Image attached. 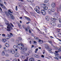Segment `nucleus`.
Segmentation results:
<instances>
[{"label": "nucleus", "instance_id": "nucleus-19", "mask_svg": "<svg viewBox=\"0 0 61 61\" xmlns=\"http://www.w3.org/2000/svg\"><path fill=\"white\" fill-rule=\"evenodd\" d=\"M55 56H57V57H58V58H59L60 56V55H59V54H56L55 55Z\"/></svg>", "mask_w": 61, "mask_h": 61}, {"label": "nucleus", "instance_id": "nucleus-30", "mask_svg": "<svg viewBox=\"0 0 61 61\" xmlns=\"http://www.w3.org/2000/svg\"><path fill=\"white\" fill-rule=\"evenodd\" d=\"M49 1V0H45L44 1V3H46L48 2V1Z\"/></svg>", "mask_w": 61, "mask_h": 61}, {"label": "nucleus", "instance_id": "nucleus-61", "mask_svg": "<svg viewBox=\"0 0 61 61\" xmlns=\"http://www.w3.org/2000/svg\"><path fill=\"white\" fill-rule=\"evenodd\" d=\"M34 46H34V45H32L31 47L32 48H33V47H34Z\"/></svg>", "mask_w": 61, "mask_h": 61}, {"label": "nucleus", "instance_id": "nucleus-3", "mask_svg": "<svg viewBox=\"0 0 61 61\" xmlns=\"http://www.w3.org/2000/svg\"><path fill=\"white\" fill-rule=\"evenodd\" d=\"M5 14L7 15H10V16L11 18L12 19H14L15 18L14 16L12 14H11V13H12V12L10 11V10H9L8 12L6 11H5Z\"/></svg>", "mask_w": 61, "mask_h": 61}, {"label": "nucleus", "instance_id": "nucleus-44", "mask_svg": "<svg viewBox=\"0 0 61 61\" xmlns=\"http://www.w3.org/2000/svg\"><path fill=\"white\" fill-rule=\"evenodd\" d=\"M13 47H14V48L15 49L17 47V46L15 45H14L13 46Z\"/></svg>", "mask_w": 61, "mask_h": 61}, {"label": "nucleus", "instance_id": "nucleus-46", "mask_svg": "<svg viewBox=\"0 0 61 61\" xmlns=\"http://www.w3.org/2000/svg\"><path fill=\"white\" fill-rule=\"evenodd\" d=\"M43 54H44L45 53V51L43 50Z\"/></svg>", "mask_w": 61, "mask_h": 61}, {"label": "nucleus", "instance_id": "nucleus-26", "mask_svg": "<svg viewBox=\"0 0 61 61\" xmlns=\"http://www.w3.org/2000/svg\"><path fill=\"white\" fill-rule=\"evenodd\" d=\"M60 9H61V5H60V6L59 8H57V10H60Z\"/></svg>", "mask_w": 61, "mask_h": 61}, {"label": "nucleus", "instance_id": "nucleus-24", "mask_svg": "<svg viewBox=\"0 0 61 61\" xmlns=\"http://www.w3.org/2000/svg\"><path fill=\"white\" fill-rule=\"evenodd\" d=\"M48 42L49 43H50L51 45H52V46H53V45L52 44V41H50L49 40L48 41Z\"/></svg>", "mask_w": 61, "mask_h": 61}, {"label": "nucleus", "instance_id": "nucleus-37", "mask_svg": "<svg viewBox=\"0 0 61 61\" xmlns=\"http://www.w3.org/2000/svg\"><path fill=\"white\" fill-rule=\"evenodd\" d=\"M61 24H59L58 25V27H61Z\"/></svg>", "mask_w": 61, "mask_h": 61}, {"label": "nucleus", "instance_id": "nucleus-15", "mask_svg": "<svg viewBox=\"0 0 61 61\" xmlns=\"http://www.w3.org/2000/svg\"><path fill=\"white\" fill-rule=\"evenodd\" d=\"M5 46H6L7 47H9V44L6 43V44L5 45Z\"/></svg>", "mask_w": 61, "mask_h": 61}, {"label": "nucleus", "instance_id": "nucleus-14", "mask_svg": "<svg viewBox=\"0 0 61 61\" xmlns=\"http://www.w3.org/2000/svg\"><path fill=\"white\" fill-rule=\"evenodd\" d=\"M25 18L26 19H27V20L28 21H31V20H30V19L29 18L25 16Z\"/></svg>", "mask_w": 61, "mask_h": 61}, {"label": "nucleus", "instance_id": "nucleus-2", "mask_svg": "<svg viewBox=\"0 0 61 61\" xmlns=\"http://www.w3.org/2000/svg\"><path fill=\"white\" fill-rule=\"evenodd\" d=\"M7 25L6 29V28H5V29H6L7 31H11V30H12L13 29V28L11 26V25H10V24L9 23V22L7 21H6L5 23Z\"/></svg>", "mask_w": 61, "mask_h": 61}, {"label": "nucleus", "instance_id": "nucleus-54", "mask_svg": "<svg viewBox=\"0 0 61 61\" xmlns=\"http://www.w3.org/2000/svg\"><path fill=\"white\" fill-rule=\"evenodd\" d=\"M42 6H46V4H43Z\"/></svg>", "mask_w": 61, "mask_h": 61}, {"label": "nucleus", "instance_id": "nucleus-25", "mask_svg": "<svg viewBox=\"0 0 61 61\" xmlns=\"http://www.w3.org/2000/svg\"><path fill=\"white\" fill-rule=\"evenodd\" d=\"M29 2H34V0H27Z\"/></svg>", "mask_w": 61, "mask_h": 61}, {"label": "nucleus", "instance_id": "nucleus-5", "mask_svg": "<svg viewBox=\"0 0 61 61\" xmlns=\"http://www.w3.org/2000/svg\"><path fill=\"white\" fill-rule=\"evenodd\" d=\"M39 14H40V11H39V10H40V8L38 6H36V9H34Z\"/></svg>", "mask_w": 61, "mask_h": 61}, {"label": "nucleus", "instance_id": "nucleus-9", "mask_svg": "<svg viewBox=\"0 0 61 61\" xmlns=\"http://www.w3.org/2000/svg\"><path fill=\"white\" fill-rule=\"evenodd\" d=\"M51 6L52 7H55L56 6V4L54 3H52Z\"/></svg>", "mask_w": 61, "mask_h": 61}, {"label": "nucleus", "instance_id": "nucleus-47", "mask_svg": "<svg viewBox=\"0 0 61 61\" xmlns=\"http://www.w3.org/2000/svg\"><path fill=\"white\" fill-rule=\"evenodd\" d=\"M29 32L30 33H31V30H30V29H29Z\"/></svg>", "mask_w": 61, "mask_h": 61}, {"label": "nucleus", "instance_id": "nucleus-8", "mask_svg": "<svg viewBox=\"0 0 61 61\" xmlns=\"http://www.w3.org/2000/svg\"><path fill=\"white\" fill-rule=\"evenodd\" d=\"M3 42V43H5L6 42V41H7V40L5 39L4 38H2L1 40Z\"/></svg>", "mask_w": 61, "mask_h": 61}, {"label": "nucleus", "instance_id": "nucleus-34", "mask_svg": "<svg viewBox=\"0 0 61 61\" xmlns=\"http://www.w3.org/2000/svg\"><path fill=\"white\" fill-rule=\"evenodd\" d=\"M58 51L59 52H61V47L59 48V49Z\"/></svg>", "mask_w": 61, "mask_h": 61}, {"label": "nucleus", "instance_id": "nucleus-20", "mask_svg": "<svg viewBox=\"0 0 61 61\" xmlns=\"http://www.w3.org/2000/svg\"><path fill=\"white\" fill-rule=\"evenodd\" d=\"M39 43H40V44H42V43H43V41L42 40L41 41V40H39Z\"/></svg>", "mask_w": 61, "mask_h": 61}, {"label": "nucleus", "instance_id": "nucleus-12", "mask_svg": "<svg viewBox=\"0 0 61 61\" xmlns=\"http://www.w3.org/2000/svg\"><path fill=\"white\" fill-rule=\"evenodd\" d=\"M15 57H18L19 56V54L17 53H16V54H15Z\"/></svg>", "mask_w": 61, "mask_h": 61}, {"label": "nucleus", "instance_id": "nucleus-36", "mask_svg": "<svg viewBox=\"0 0 61 61\" xmlns=\"http://www.w3.org/2000/svg\"><path fill=\"white\" fill-rule=\"evenodd\" d=\"M8 52H9V53H10V52H11V50H9L8 49Z\"/></svg>", "mask_w": 61, "mask_h": 61}, {"label": "nucleus", "instance_id": "nucleus-49", "mask_svg": "<svg viewBox=\"0 0 61 61\" xmlns=\"http://www.w3.org/2000/svg\"><path fill=\"white\" fill-rule=\"evenodd\" d=\"M18 25L19 27H20V26H21V25L20 24V23H19L18 24Z\"/></svg>", "mask_w": 61, "mask_h": 61}, {"label": "nucleus", "instance_id": "nucleus-56", "mask_svg": "<svg viewBox=\"0 0 61 61\" xmlns=\"http://www.w3.org/2000/svg\"><path fill=\"white\" fill-rule=\"evenodd\" d=\"M58 52H59V51H55V53H58Z\"/></svg>", "mask_w": 61, "mask_h": 61}, {"label": "nucleus", "instance_id": "nucleus-45", "mask_svg": "<svg viewBox=\"0 0 61 61\" xmlns=\"http://www.w3.org/2000/svg\"><path fill=\"white\" fill-rule=\"evenodd\" d=\"M17 59H14L13 60V61H17Z\"/></svg>", "mask_w": 61, "mask_h": 61}, {"label": "nucleus", "instance_id": "nucleus-51", "mask_svg": "<svg viewBox=\"0 0 61 61\" xmlns=\"http://www.w3.org/2000/svg\"><path fill=\"white\" fill-rule=\"evenodd\" d=\"M41 57L43 58H44V56L43 55H42L41 56Z\"/></svg>", "mask_w": 61, "mask_h": 61}, {"label": "nucleus", "instance_id": "nucleus-42", "mask_svg": "<svg viewBox=\"0 0 61 61\" xmlns=\"http://www.w3.org/2000/svg\"><path fill=\"white\" fill-rule=\"evenodd\" d=\"M24 61H28V58L27 57L26 59Z\"/></svg>", "mask_w": 61, "mask_h": 61}, {"label": "nucleus", "instance_id": "nucleus-11", "mask_svg": "<svg viewBox=\"0 0 61 61\" xmlns=\"http://www.w3.org/2000/svg\"><path fill=\"white\" fill-rule=\"evenodd\" d=\"M29 61H35V59L34 58H31L29 59Z\"/></svg>", "mask_w": 61, "mask_h": 61}, {"label": "nucleus", "instance_id": "nucleus-18", "mask_svg": "<svg viewBox=\"0 0 61 61\" xmlns=\"http://www.w3.org/2000/svg\"><path fill=\"white\" fill-rule=\"evenodd\" d=\"M49 17L46 16V20H47V21H49Z\"/></svg>", "mask_w": 61, "mask_h": 61}, {"label": "nucleus", "instance_id": "nucleus-50", "mask_svg": "<svg viewBox=\"0 0 61 61\" xmlns=\"http://www.w3.org/2000/svg\"><path fill=\"white\" fill-rule=\"evenodd\" d=\"M52 21H53V22H56V20L55 19H53Z\"/></svg>", "mask_w": 61, "mask_h": 61}, {"label": "nucleus", "instance_id": "nucleus-27", "mask_svg": "<svg viewBox=\"0 0 61 61\" xmlns=\"http://www.w3.org/2000/svg\"><path fill=\"white\" fill-rule=\"evenodd\" d=\"M38 50V48H37L35 49V52L36 53L37 52V51Z\"/></svg>", "mask_w": 61, "mask_h": 61}, {"label": "nucleus", "instance_id": "nucleus-10", "mask_svg": "<svg viewBox=\"0 0 61 61\" xmlns=\"http://www.w3.org/2000/svg\"><path fill=\"white\" fill-rule=\"evenodd\" d=\"M11 53L12 54H15V53L16 52V51H15V50L13 49H11Z\"/></svg>", "mask_w": 61, "mask_h": 61}, {"label": "nucleus", "instance_id": "nucleus-57", "mask_svg": "<svg viewBox=\"0 0 61 61\" xmlns=\"http://www.w3.org/2000/svg\"><path fill=\"white\" fill-rule=\"evenodd\" d=\"M0 5L2 7L3 6V4L1 3H0Z\"/></svg>", "mask_w": 61, "mask_h": 61}, {"label": "nucleus", "instance_id": "nucleus-40", "mask_svg": "<svg viewBox=\"0 0 61 61\" xmlns=\"http://www.w3.org/2000/svg\"><path fill=\"white\" fill-rule=\"evenodd\" d=\"M2 8H4V9H5L6 8V7H5V6L3 5V6L2 7Z\"/></svg>", "mask_w": 61, "mask_h": 61}, {"label": "nucleus", "instance_id": "nucleus-28", "mask_svg": "<svg viewBox=\"0 0 61 61\" xmlns=\"http://www.w3.org/2000/svg\"><path fill=\"white\" fill-rule=\"evenodd\" d=\"M48 12L49 14H50V13H51V10H48Z\"/></svg>", "mask_w": 61, "mask_h": 61}, {"label": "nucleus", "instance_id": "nucleus-41", "mask_svg": "<svg viewBox=\"0 0 61 61\" xmlns=\"http://www.w3.org/2000/svg\"><path fill=\"white\" fill-rule=\"evenodd\" d=\"M58 36H59L61 37V33L59 34L58 35Z\"/></svg>", "mask_w": 61, "mask_h": 61}, {"label": "nucleus", "instance_id": "nucleus-6", "mask_svg": "<svg viewBox=\"0 0 61 61\" xmlns=\"http://www.w3.org/2000/svg\"><path fill=\"white\" fill-rule=\"evenodd\" d=\"M41 14L43 15H46V11L44 10H41Z\"/></svg>", "mask_w": 61, "mask_h": 61}, {"label": "nucleus", "instance_id": "nucleus-43", "mask_svg": "<svg viewBox=\"0 0 61 61\" xmlns=\"http://www.w3.org/2000/svg\"><path fill=\"white\" fill-rule=\"evenodd\" d=\"M59 22H60V23H61V18H59Z\"/></svg>", "mask_w": 61, "mask_h": 61}, {"label": "nucleus", "instance_id": "nucleus-38", "mask_svg": "<svg viewBox=\"0 0 61 61\" xmlns=\"http://www.w3.org/2000/svg\"><path fill=\"white\" fill-rule=\"evenodd\" d=\"M54 58L55 59H56V60H59L58 58H57V57H54Z\"/></svg>", "mask_w": 61, "mask_h": 61}, {"label": "nucleus", "instance_id": "nucleus-1", "mask_svg": "<svg viewBox=\"0 0 61 61\" xmlns=\"http://www.w3.org/2000/svg\"><path fill=\"white\" fill-rule=\"evenodd\" d=\"M17 45L20 50H25V51H26L27 50V47L24 48V46L23 44L21 43L20 44L19 43H17Z\"/></svg>", "mask_w": 61, "mask_h": 61}, {"label": "nucleus", "instance_id": "nucleus-7", "mask_svg": "<svg viewBox=\"0 0 61 61\" xmlns=\"http://www.w3.org/2000/svg\"><path fill=\"white\" fill-rule=\"evenodd\" d=\"M21 53H22V54H24L26 56H29V54L24 53V51H21Z\"/></svg>", "mask_w": 61, "mask_h": 61}, {"label": "nucleus", "instance_id": "nucleus-31", "mask_svg": "<svg viewBox=\"0 0 61 61\" xmlns=\"http://www.w3.org/2000/svg\"><path fill=\"white\" fill-rule=\"evenodd\" d=\"M53 47H54V48L55 49H57V47H55L54 46H53Z\"/></svg>", "mask_w": 61, "mask_h": 61}, {"label": "nucleus", "instance_id": "nucleus-22", "mask_svg": "<svg viewBox=\"0 0 61 61\" xmlns=\"http://www.w3.org/2000/svg\"><path fill=\"white\" fill-rule=\"evenodd\" d=\"M51 24L52 25H56V24L55 23L52 22Z\"/></svg>", "mask_w": 61, "mask_h": 61}, {"label": "nucleus", "instance_id": "nucleus-53", "mask_svg": "<svg viewBox=\"0 0 61 61\" xmlns=\"http://www.w3.org/2000/svg\"><path fill=\"white\" fill-rule=\"evenodd\" d=\"M19 42V41L18 40H16V43H18Z\"/></svg>", "mask_w": 61, "mask_h": 61}, {"label": "nucleus", "instance_id": "nucleus-55", "mask_svg": "<svg viewBox=\"0 0 61 61\" xmlns=\"http://www.w3.org/2000/svg\"><path fill=\"white\" fill-rule=\"evenodd\" d=\"M45 32H46L47 31V30L46 29H45Z\"/></svg>", "mask_w": 61, "mask_h": 61}, {"label": "nucleus", "instance_id": "nucleus-58", "mask_svg": "<svg viewBox=\"0 0 61 61\" xmlns=\"http://www.w3.org/2000/svg\"><path fill=\"white\" fill-rule=\"evenodd\" d=\"M34 42L35 44H37V42L36 41H34Z\"/></svg>", "mask_w": 61, "mask_h": 61}, {"label": "nucleus", "instance_id": "nucleus-33", "mask_svg": "<svg viewBox=\"0 0 61 61\" xmlns=\"http://www.w3.org/2000/svg\"><path fill=\"white\" fill-rule=\"evenodd\" d=\"M35 39H36V40H37L38 39H39V38L37 37H34Z\"/></svg>", "mask_w": 61, "mask_h": 61}, {"label": "nucleus", "instance_id": "nucleus-21", "mask_svg": "<svg viewBox=\"0 0 61 61\" xmlns=\"http://www.w3.org/2000/svg\"><path fill=\"white\" fill-rule=\"evenodd\" d=\"M57 13H58L57 14V13L56 12H55V15H59V12H58V11H57Z\"/></svg>", "mask_w": 61, "mask_h": 61}, {"label": "nucleus", "instance_id": "nucleus-39", "mask_svg": "<svg viewBox=\"0 0 61 61\" xmlns=\"http://www.w3.org/2000/svg\"><path fill=\"white\" fill-rule=\"evenodd\" d=\"M2 36H3L4 37H5V34H3L2 35Z\"/></svg>", "mask_w": 61, "mask_h": 61}, {"label": "nucleus", "instance_id": "nucleus-52", "mask_svg": "<svg viewBox=\"0 0 61 61\" xmlns=\"http://www.w3.org/2000/svg\"><path fill=\"white\" fill-rule=\"evenodd\" d=\"M22 27H23V28H24V29H25V25H22Z\"/></svg>", "mask_w": 61, "mask_h": 61}, {"label": "nucleus", "instance_id": "nucleus-17", "mask_svg": "<svg viewBox=\"0 0 61 61\" xmlns=\"http://www.w3.org/2000/svg\"><path fill=\"white\" fill-rule=\"evenodd\" d=\"M43 9L45 10H47L48 9V8L47 7H43Z\"/></svg>", "mask_w": 61, "mask_h": 61}, {"label": "nucleus", "instance_id": "nucleus-23", "mask_svg": "<svg viewBox=\"0 0 61 61\" xmlns=\"http://www.w3.org/2000/svg\"><path fill=\"white\" fill-rule=\"evenodd\" d=\"M51 10L52 12H55V9L54 8H52L51 9Z\"/></svg>", "mask_w": 61, "mask_h": 61}, {"label": "nucleus", "instance_id": "nucleus-32", "mask_svg": "<svg viewBox=\"0 0 61 61\" xmlns=\"http://www.w3.org/2000/svg\"><path fill=\"white\" fill-rule=\"evenodd\" d=\"M21 58H23V59H25V56H21Z\"/></svg>", "mask_w": 61, "mask_h": 61}, {"label": "nucleus", "instance_id": "nucleus-35", "mask_svg": "<svg viewBox=\"0 0 61 61\" xmlns=\"http://www.w3.org/2000/svg\"><path fill=\"white\" fill-rule=\"evenodd\" d=\"M11 25L12 26V27H14V25H13L11 23H10Z\"/></svg>", "mask_w": 61, "mask_h": 61}, {"label": "nucleus", "instance_id": "nucleus-29", "mask_svg": "<svg viewBox=\"0 0 61 61\" xmlns=\"http://www.w3.org/2000/svg\"><path fill=\"white\" fill-rule=\"evenodd\" d=\"M60 31H61V29H57V32H60Z\"/></svg>", "mask_w": 61, "mask_h": 61}, {"label": "nucleus", "instance_id": "nucleus-63", "mask_svg": "<svg viewBox=\"0 0 61 61\" xmlns=\"http://www.w3.org/2000/svg\"><path fill=\"white\" fill-rule=\"evenodd\" d=\"M30 23V21H29L26 24H29V23Z\"/></svg>", "mask_w": 61, "mask_h": 61}, {"label": "nucleus", "instance_id": "nucleus-59", "mask_svg": "<svg viewBox=\"0 0 61 61\" xmlns=\"http://www.w3.org/2000/svg\"><path fill=\"white\" fill-rule=\"evenodd\" d=\"M25 30L26 31H28V29H25Z\"/></svg>", "mask_w": 61, "mask_h": 61}, {"label": "nucleus", "instance_id": "nucleus-64", "mask_svg": "<svg viewBox=\"0 0 61 61\" xmlns=\"http://www.w3.org/2000/svg\"><path fill=\"white\" fill-rule=\"evenodd\" d=\"M53 18H51V20H52V21H53Z\"/></svg>", "mask_w": 61, "mask_h": 61}, {"label": "nucleus", "instance_id": "nucleus-60", "mask_svg": "<svg viewBox=\"0 0 61 61\" xmlns=\"http://www.w3.org/2000/svg\"><path fill=\"white\" fill-rule=\"evenodd\" d=\"M19 39L20 40H22V39L21 38H20Z\"/></svg>", "mask_w": 61, "mask_h": 61}, {"label": "nucleus", "instance_id": "nucleus-62", "mask_svg": "<svg viewBox=\"0 0 61 61\" xmlns=\"http://www.w3.org/2000/svg\"><path fill=\"white\" fill-rule=\"evenodd\" d=\"M6 56H8V54H6L5 55Z\"/></svg>", "mask_w": 61, "mask_h": 61}, {"label": "nucleus", "instance_id": "nucleus-48", "mask_svg": "<svg viewBox=\"0 0 61 61\" xmlns=\"http://www.w3.org/2000/svg\"><path fill=\"white\" fill-rule=\"evenodd\" d=\"M15 10L16 11H17V6H16Z\"/></svg>", "mask_w": 61, "mask_h": 61}, {"label": "nucleus", "instance_id": "nucleus-4", "mask_svg": "<svg viewBox=\"0 0 61 61\" xmlns=\"http://www.w3.org/2000/svg\"><path fill=\"white\" fill-rule=\"evenodd\" d=\"M10 34L11 35H9L8 33L7 34V35L8 36H5V38L6 39H7V40H9L10 38L12 37V36H13V35L12 33H10Z\"/></svg>", "mask_w": 61, "mask_h": 61}, {"label": "nucleus", "instance_id": "nucleus-16", "mask_svg": "<svg viewBox=\"0 0 61 61\" xmlns=\"http://www.w3.org/2000/svg\"><path fill=\"white\" fill-rule=\"evenodd\" d=\"M2 55V56H5V51H3L1 53Z\"/></svg>", "mask_w": 61, "mask_h": 61}, {"label": "nucleus", "instance_id": "nucleus-13", "mask_svg": "<svg viewBox=\"0 0 61 61\" xmlns=\"http://www.w3.org/2000/svg\"><path fill=\"white\" fill-rule=\"evenodd\" d=\"M45 47L46 48V49H48L49 48L48 46V45L47 44H45Z\"/></svg>", "mask_w": 61, "mask_h": 61}]
</instances>
